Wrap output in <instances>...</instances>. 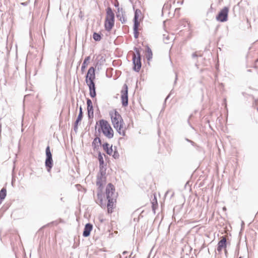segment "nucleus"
Instances as JSON below:
<instances>
[{"label":"nucleus","instance_id":"nucleus-23","mask_svg":"<svg viewBox=\"0 0 258 258\" xmlns=\"http://www.w3.org/2000/svg\"><path fill=\"white\" fill-rule=\"evenodd\" d=\"M103 155L105 156V155L102 154L101 153H99L98 154V160L99 162L100 168L101 169L104 167V162L103 160Z\"/></svg>","mask_w":258,"mask_h":258},{"label":"nucleus","instance_id":"nucleus-25","mask_svg":"<svg viewBox=\"0 0 258 258\" xmlns=\"http://www.w3.org/2000/svg\"><path fill=\"white\" fill-rule=\"evenodd\" d=\"M7 195V190L5 188H3L0 191V201L3 200Z\"/></svg>","mask_w":258,"mask_h":258},{"label":"nucleus","instance_id":"nucleus-17","mask_svg":"<svg viewBox=\"0 0 258 258\" xmlns=\"http://www.w3.org/2000/svg\"><path fill=\"white\" fill-rule=\"evenodd\" d=\"M93 225L90 223L86 224L83 231V235L84 237H88L90 235L91 231L92 230Z\"/></svg>","mask_w":258,"mask_h":258},{"label":"nucleus","instance_id":"nucleus-21","mask_svg":"<svg viewBox=\"0 0 258 258\" xmlns=\"http://www.w3.org/2000/svg\"><path fill=\"white\" fill-rule=\"evenodd\" d=\"M107 154L109 155H112L114 158H116L118 157V153L116 151L113 150L112 145H111L109 149L107 150Z\"/></svg>","mask_w":258,"mask_h":258},{"label":"nucleus","instance_id":"nucleus-7","mask_svg":"<svg viewBox=\"0 0 258 258\" xmlns=\"http://www.w3.org/2000/svg\"><path fill=\"white\" fill-rule=\"evenodd\" d=\"M120 93L122 104L126 106L128 105V87L126 84L123 86Z\"/></svg>","mask_w":258,"mask_h":258},{"label":"nucleus","instance_id":"nucleus-31","mask_svg":"<svg viewBox=\"0 0 258 258\" xmlns=\"http://www.w3.org/2000/svg\"><path fill=\"white\" fill-rule=\"evenodd\" d=\"M225 254L226 256H227L228 254V250L227 249V248H225L224 249Z\"/></svg>","mask_w":258,"mask_h":258},{"label":"nucleus","instance_id":"nucleus-12","mask_svg":"<svg viewBox=\"0 0 258 258\" xmlns=\"http://www.w3.org/2000/svg\"><path fill=\"white\" fill-rule=\"evenodd\" d=\"M116 202V199H113V200H107V208L109 213H112L113 212V210L115 207Z\"/></svg>","mask_w":258,"mask_h":258},{"label":"nucleus","instance_id":"nucleus-20","mask_svg":"<svg viewBox=\"0 0 258 258\" xmlns=\"http://www.w3.org/2000/svg\"><path fill=\"white\" fill-rule=\"evenodd\" d=\"M90 56H88L85 58L84 62L82 64V67H81L82 71H84L85 69L87 67V66H88V64L90 63Z\"/></svg>","mask_w":258,"mask_h":258},{"label":"nucleus","instance_id":"nucleus-32","mask_svg":"<svg viewBox=\"0 0 258 258\" xmlns=\"http://www.w3.org/2000/svg\"><path fill=\"white\" fill-rule=\"evenodd\" d=\"M118 5H119V4H118V3H117V4H115V6L116 7H118Z\"/></svg>","mask_w":258,"mask_h":258},{"label":"nucleus","instance_id":"nucleus-3","mask_svg":"<svg viewBox=\"0 0 258 258\" xmlns=\"http://www.w3.org/2000/svg\"><path fill=\"white\" fill-rule=\"evenodd\" d=\"M115 191V187L112 184L109 183L107 184L105 191L107 200L116 199L117 193H116Z\"/></svg>","mask_w":258,"mask_h":258},{"label":"nucleus","instance_id":"nucleus-33","mask_svg":"<svg viewBox=\"0 0 258 258\" xmlns=\"http://www.w3.org/2000/svg\"><path fill=\"white\" fill-rule=\"evenodd\" d=\"M183 0H182V1L181 2V3H180V5H182V4H183Z\"/></svg>","mask_w":258,"mask_h":258},{"label":"nucleus","instance_id":"nucleus-30","mask_svg":"<svg viewBox=\"0 0 258 258\" xmlns=\"http://www.w3.org/2000/svg\"><path fill=\"white\" fill-rule=\"evenodd\" d=\"M135 32H134V36L135 38H137L138 36V32H137V29L136 30L134 29Z\"/></svg>","mask_w":258,"mask_h":258},{"label":"nucleus","instance_id":"nucleus-2","mask_svg":"<svg viewBox=\"0 0 258 258\" xmlns=\"http://www.w3.org/2000/svg\"><path fill=\"white\" fill-rule=\"evenodd\" d=\"M96 128L99 134H102L108 139H111L114 136V131L108 121L101 119L96 123Z\"/></svg>","mask_w":258,"mask_h":258},{"label":"nucleus","instance_id":"nucleus-11","mask_svg":"<svg viewBox=\"0 0 258 258\" xmlns=\"http://www.w3.org/2000/svg\"><path fill=\"white\" fill-rule=\"evenodd\" d=\"M88 115L89 118H92L94 116L93 107L92 101L90 99L87 100Z\"/></svg>","mask_w":258,"mask_h":258},{"label":"nucleus","instance_id":"nucleus-16","mask_svg":"<svg viewBox=\"0 0 258 258\" xmlns=\"http://www.w3.org/2000/svg\"><path fill=\"white\" fill-rule=\"evenodd\" d=\"M105 20L114 21V14L110 7L107 8L106 9V16Z\"/></svg>","mask_w":258,"mask_h":258},{"label":"nucleus","instance_id":"nucleus-6","mask_svg":"<svg viewBox=\"0 0 258 258\" xmlns=\"http://www.w3.org/2000/svg\"><path fill=\"white\" fill-rule=\"evenodd\" d=\"M46 158L45 160V166L48 172H50L53 165V160L52 158V154L50 152V147L48 146L46 149Z\"/></svg>","mask_w":258,"mask_h":258},{"label":"nucleus","instance_id":"nucleus-24","mask_svg":"<svg viewBox=\"0 0 258 258\" xmlns=\"http://www.w3.org/2000/svg\"><path fill=\"white\" fill-rule=\"evenodd\" d=\"M101 144V140L100 138L96 137L95 138L93 142L92 143V145L94 147V148H96L97 147H99V145Z\"/></svg>","mask_w":258,"mask_h":258},{"label":"nucleus","instance_id":"nucleus-22","mask_svg":"<svg viewBox=\"0 0 258 258\" xmlns=\"http://www.w3.org/2000/svg\"><path fill=\"white\" fill-rule=\"evenodd\" d=\"M79 110H80L79 114L78 115V118L75 122L76 127H77L78 123L81 121L82 117H83V111H82V108L81 106L80 107Z\"/></svg>","mask_w":258,"mask_h":258},{"label":"nucleus","instance_id":"nucleus-36","mask_svg":"<svg viewBox=\"0 0 258 258\" xmlns=\"http://www.w3.org/2000/svg\"><path fill=\"white\" fill-rule=\"evenodd\" d=\"M239 258H241V257H239Z\"/></svg>","mask_w":258,"mask_h":258},{"label":"nucleus","instance_id":"nucleus-27","mask_svg":"<svg viewBox=\"0 0 258 258\" xmlns=\"http://www.w3.org/2000/svg\"><path fill=\"white\" fill-rule=\"evenodd\" d=\"M93 38L95 41H100L101 39V36L99 33H94Z\"/></svg>","mask_w":258,"mask_h":258},{"label":"nucleus","instance_id":"nucleus-9","mask_svg":"<svg viewBox=\"0 0 258 258\" xmlns=\"http://www.w3.org/2000/svg\"><path fill=\"white\" fill-rule=\"evenodd\" d=\"M227 240L225 236L221 237V240L218 242L217 244V250L219 253H220L223 249L227 248Z\"/></svg>","mask_w":258,"mask_h":258},{"label":"nucleus","instance_id":"nucleus-35","mask_svg":"<svg viewBox=\"0 0 258 258\" xmlns=\"http://www.w3.org/2000/svg\"><path fill=\"white\" fill-rule=\"evenodd\" d=\"M179 8H176V9H175V11H177V10H179Z\"/></svg>","mask_w":258,"mask_h":258},{"label":"nucleus","instance_id":"nucleus-1","mask_svg":"<svg viewBox=\"0 0 258 258\" xmlns=\"http://www.w3.org/2000/svg\"><path fill=\"white\" fill-rule=\"evenodd\" d=\"M111 122L117 132L122 136L125 135V125L123 119L116 109H112L109 112Z\"/></svg>","mask_w":258,"mask_h":258},{"label":"nucleus","instance_id":"nucleus-34","mask_svg":"<svg viewBox=\"0 0 258 258\" xmlns=\"http://www.w3.org/2000/svg\"><path fill=\"white\" fill-rule=\"evenodd\" d=\"M97 185H99L100 186H101V184H99V182H98V181L97 182Z\"/></svg>","mask_w":258,"mask_h":258},{"label":"nucleus","instance_id":"nucleus-4","mask_svg":"<svg viewBox=\"0 0 258 258\" xmlns=\"http://www.w3.org/2000/svg\"><path fill=\"white\" fill-rule=\"evenodd\" d=\"M229 11V9L228 7H224L216 16V20L221 22H226L228 20Z\"/></svg>","mask_w":258,"mask_h":258},{"label":"nucleus","instance_id":"nucleus-19","mask_svg":"<svg viewBox=\"0 0 258 258\" xmlns=\"http://www.w3.org/2000/svg\"><path fill=\"white\" fill-rule=\"evenodd\" d=\"M141 13V11L139 10H136L134 17V28L135 30L138 28L139 23L138 22L137 19L138 18L139 14Z\"/></svg>","mask_w":258,"mask_h":258},{"label":"nucleus","instance_id":"nucleus-29","mask_svg":"<svg viewBox=\"0 0 258 258\" xmlns=\"http://www.w3.org/2000/svg\"><path fill=\"white\" fill-rule=\"evenodd\" d=\"M111 146L108 143H105L102 145V147L103 150L106 151V152H107V150L109 149V148Z\"/></svg>","mask_w":258,"mask_h":258},{"label":"nucleus","instance_id":"nucleus-10","mask_svg":"<svg viewBox=\"0 0 258 258\" xmlns=\"http://www.w3.org/2000/svg\"><path fill=\"white\" fill-rule=\"evenodd\" d=\"M97 203L102 207L106 206V200L102 193H98L97 196Z\"/></svg>","mask_w":258,"mask_h":258},{"label":"nucleus","instance_id":"nucleus-5","mask_svg":"<svg viewBox=\"0 0 258 258\" xmlns=\"http://www.w3.org/2000/svg\"><path fill=\"white\" fill-rule=\"evenodd\" d=\"M133 60L134 70L139 72L141 68V54L139 49L137 50L136 52L134 53Z\"/></svg>","mask_w":258,"mask_h":258},{"label":"nucleus","instance_id":"nucleus-14","mask_svg":"<svg viewBox=\"0 0 258 258\" xmlns=\"http://www.w3.org/2000/svg\"><path fill=\"white\" fill-rule=\"evenodd\" d=\"M89 88V94L91 97L94 98L96 96L95 85L94 82L87 83Z\"/></svg>","mask_w":258,"mask_h":258},{"label":"nucleus","instance_id":"nucleus-13","mask_svg":"<svg viewBox=\"0 0 258 258\" xmlns=\"http://www.w3.org/2000/svg\"><path fill=\"white\" fill-rule=\"evenodd\" d=\"M116 17L122 23H125L126 20L125 18L124 12H123L122 8H118L117 12H116Z\"/></svg>","mask_w":258,"mask_h":258},{"label":"nucleus","instance_id":"nucleus-26","mask_svg":"<svg viewBox=\"0 0 258 258\" xmlns=\"http://www.w3.org/2000/svg\"><path fill=\"white\" fill-rule=\"evenodd\" d=\"M145 55L146 56L148 60H150L151 58H152V52L151 51V49H147L145 51Z\"/></svg>","mask_w":258,"mask_h":258},{"label":"nucleus","instance_id":"nucleus-8","mask_svg":"<svg viewBox=\"0 0 258 258\" xmlns=\"http://www.w3.org/2000/svg\"><path fill=\"white\" fill-rule=\"evenodd\" d=\"M95 79V69L93 67L89 68L86 77V83L94 82Z\"/></svg>","mask_w":258,"mask_h":258},{"label":"nucleus","instance_id":"nucleus-28","mask_svg":"<svg viewBox=\"0 0 258 258\" xmlns=\"http://www.w3.org/2000/svg\"><path fill=\"white\" fill-rule=\"evenodd\" d=\"M140 42L139 43V45L138 46V47H135L134 48H141L142 47H145V48L149 49V47L147 45L146 43L145 42V44L144 42H142V45H140Z\"/></svg>","mask_w":258,"mask_h":258},{"label":"nucleus","instance_id":"nucleus-18","mask_svg":"<svg viewBox=\"0 0 258 258\" xmlns=\"http://www.w3.org/2000/svg\"><path fill=\"white\" fill-rule=\"evenodd\" d=\"M114 24V21H111L109 20H105V29L107 31H110L112 27H113Z\"/></svg>","mask_w":258,"mask_h":258},{"label":"nucleus","instance_id":"nucleus-15","mask_svg":"<svg viewBox=\"0 0 258 258\" xmlns=\"http://www.w3.org/2000/svg\"><path fill=\"white\" fill-rule=\"evenodd\" d=\"M174 39V37L173 35L170 36L169 33L167 32H165L164 34H163V40L165 43L170 44L171 43Z\"/></svg>","mask_w":258,"mask_h":258}]
</instances>
